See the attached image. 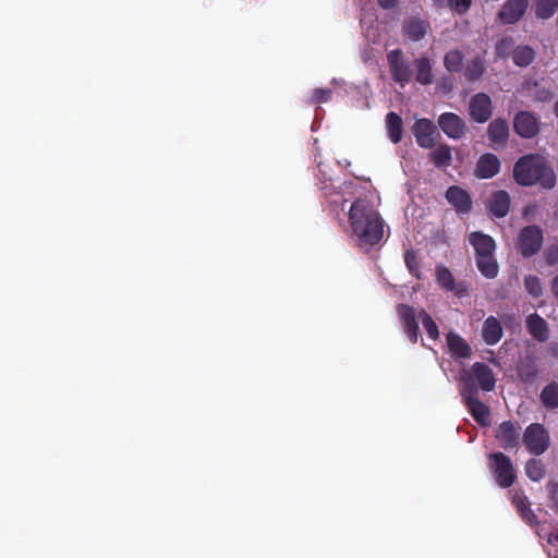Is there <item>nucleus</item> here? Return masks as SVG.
<instances>
[{"label":"nucleus","instance_id":"obj_1","mask_svg":"<svg viewBox=\"0 0 558 558\" xmlns=\"http://www.w3.org/2000/svg\"><path fill=\"white\" fill-rule=\"evenodd\" d=\"M349 222L360 245H376L384 235V222L367 199H355L349 210Z\"/></svg>","mask_w":558,"mask_h":558},{"label":"nucleus","instance_id":"obj_2","mask_svg":"<svg viewBox=\"0 0 558 558\" xmlns=\"http://www.w3.org/2000/svg\"><path fill=\"white\" fill-rule=\"evenodd\" d=\"M512 175L520 186L539 185L544 190H553L557 181L550 161L537 153L521 156L514 162Z\"/></svg>","mask_w":558,"mask_h":558},{"label":"nucleus","instance_id":"obj_3","mask_svg":"<svg viewBox=\"0 0 558 558\" xmlns=\"http://www.w3.org/2000/svg\"><path fill=\"white\" fill-rule=\"evenodd\" d=\"M461 387L468 386L481 389L484 392H490L495 389L496 378L493 369L483 362H475L469 371H464L460 377Z\"/></svg>","mask_w":558,"mask_h":558},{"label":"nucleus","instance_id":"obj_4","mask_svg":"<svg viewBox=\"0 0 558 558\" xmlns=\"http://www.w3.org/2000/svg\"><path fill=\"white\" fill-rule=\"evenodd\" d=\"M543 243L544 234L541 227L530 225L520 230L515 250L523 258H530L541 251Z\"/></svg>","mask_w":558,"mask_h":558},{"label":"nucleus","instance_id":"obj_5","mask_svg":"<svg viewBox=\"0 0 558 558\" xmlns=\"http://www.w3.org/2000/svg\"><path fill=\"white\" fill-rule=\"evenodd\" d=\"M521 439L526 450L534 456L543 454L550 446L549 432L541 423H532L527 425Z\"/></svg>","mask_w":558,"mask_h":558},{"label":"nucleus","instance_id":"obj_6","mask_svg":"<svg viewBox=\"0 0 558 558\" xmlns=\"http://www.w3.org/2000/svg\"><path fill=\"white\" fill-rule=\"evenodd\" d=\"M462 400L474 421L481 426L490 424V411L488 405L478 399V389L471 385L465 389H460Z\"/></svg>","mask_w":558,"mask_h":558},{"label":"nucleus","instance_id":"obj_7","mask_svg":"<svg viewBox=\"0 0 558 558\" xmlns=\"http://www.w3.org/2000/svg\"><path fill=\"white\" fill-rule=\"evenodd\" d=\"M489 461L497 484L502 488L510 487L517 478L511 459L504 452H495L489 454Z\"/></svg>","mask_w":558,"mask_h":558},{"label":"nucleus","instance_id":"obj_8","mask_svg":"<svg viewBox=\"0 0 558 558\" xmlns=\"http://www.w3.org/2000/svg\"><path fill=\"white\" fill-rule=\"evenodd\" d=\"M494 437L504 450L517 451L521 441V426L518 422L505 421L496 427Z\"/></svg>","mask_w":558,"mask_h":558},{"label":"nucleus","instance_id":"obj_9","mask_svg":"<svg viewBox=\"0 0 558 558\" xmlns=\"http://www.w3.org/2000/svg\"><path fill=\"white\" fill-rule=\"evenodd\" d=\"M435 278L442 290L452 292L458 298H463L469 293L470 284L465 281H456L450 269L442 264L436 266Z\"/></svg>","mask_w":558,"mask_h":558},{"label":"nucleus","instance_id":"obj_10","mask_svg":"<svg viewBox=\"0 0 558 558\" xmlns=\"http://www.w3.org/2000/svg\"><path fill=\"white\" fill-rule=\"evenodd\" d=\"M513 130L520 137L531 140L541 131L539 119L531 111H518L513 117Z\"/></svg>","mask_w":558,"mask_h":558},{"label":"nucleus","instance_id":"obj_11","mask_svg":"<svg viewBox=\"0 0 558 558\" xmlns=\"http://www.w3.org/2000/svg\"><path fill=\"white\" fill-rule=\"evenodd\" d=\"M387 62L392 80L400 86H405L411 80V69L404 60L401 49H395L387 53Z\"/></svg>","mask_w":558,"mask_h":558},{"label":"nucleus","instance_id":"obj_12","mask_svg":"<svg viewBox=\"0 0 558 558\" xmlns=\"http://www.w3.org/2000/svg\"><path fill=\"white\" fill-rule=\"evenodd\" d=\"M411 130L421 148L429 149L436 145L439 133L432 120L427 118L417 119Z\"/></svg>","mask_w":558,"mask_h":558},{"label":"nucleus","instance_id":"obj_13","mask_svg":"<svg viewBox=\"0 0 558 558\" xmlns=\"http://www.w3.org/2000/svg\"><path fill=\"white\" fill-rule=\"evenodd\" d=\"M469 116L474 122H487L493 116L490 97L485 93H477L473 95L469 104Z\"/></svg>","mask_w":558,"mask_h":558},{"label":"nucleus","instance_id":"obj_14","mask_svg":"<svg viewBox=\"0 0 558 558\" xmlns=\"http://www.w3.org/2000/svg\"><path fill=\"white\" fill-rule=\"evenodd\" d=\"M437 122L440 130L452 140L462 138L468 131L465 121L453 112L441 113Z\"/></svg>","mask_w":558,"mask_h":558},{"label":"nucleus","instance_id":"obj_15","mask_svg":"<svg viewBox=\"0 0 558 558\" xmlns=\"http://www.w3.org/2000/svg\"><path fill=\"white\" fill-rule=\"evenodd\" d=\"M529 0H506L497 16L502 24H514L525 14Z\"/></svg>","mask_w":558,"mask_h":558},{"label":"nucleus","instance_id":"obj_16","mask_svg":"<svg viewBox=\"0 0 558 558\" xmlns=\"http://www.w3.org/2000/svg\"><path fill=\"white\" fill-rule=\"evenodd\" d=\"M445 196L457 214L464 215L472 210V198L469 192L462 187L451 185L447 189Z\"/></svg>","mask_w":558,"mask_h":558},{"label":"nucleus","instance_id":"obj_17","mask_svg":"<svg viewBox=\"0 0 558 558\" xmlns=\"http://www.w3.org/2000/svg\"><path fill=\"white\" fill-rule=\"evenodd\" d=\"M487 137L490 147L495 150L506 146L509 140V125L502 118L494 119L487 128Z\"/></svg>","mask_w":558,"mask_h":558},{"label":"nucleus","instance_id":"obj_18","mask_svg":"<svg viewBox=\"0 0 558 558\" xmlns=\"http://www.w3.org/2000/svg\"><path fill=\"white\" fill-rule=\"evenodd\" d=\"M500 168L499 158L495 154L485 153L477 159L474 175L477 179H492L499 173Z\"/></svg>","mask_w":558,"mask_h":558},{"label":"nucleus","instance_id":"obj_19","mask_svg":"<svg viewBox=\"0 0 558 558\" xmlns=\"http://www.w3.org/2000/svg\"><path fill=\"white\" fill-rule=\"evenodd\" d=\"M397 313L409 340L412 343H416L418 339V323L413 307L408 304H399L397 306Z\"/></svg>","mask_w":558,"mask_h":558},{"label":"nucleus","instance_id":"obj_20","mask_svg":"<svg viewBox=\"0 0 558 558\" xmlns=\"http://www.w3.org/2000/svg\"><path fill=\"white\" fill-rule=\"evenodd\" d=\"M511 198L507 191L493 192L487 201L486 208L490 216L504 218L510 210Z\"/></svg>","mask_w":558,"mask_h":558},{"label":"nucleus","instance_id":"obj_21","mask_svg":"<svg viewBox=\"0 0 558 558\" xmlns=\"http://www.w3.org/2000/svg\"><path fill=\"white\" fill-rule=\"evenodd\" d=\"M511 500L525 523L531 526L538 523L536 514L531 509V502L527 500L526 496H524L523 490H514Z\"/></svg>","mask_w":558,"mask_h":558},{"label":"nucleus","instance_id":"obj_22","mask_svg":"<svg viewBox=\"0 0 558 558\" xmlns=\"http://www.w3.org/2000/svg\"><path fill=\"white\" fill-rule=\"evenodd\" d=\"M526 329L529 333L538 342H545L549 338V328L547 322L534 313L526 317L525 320Z\"/></svg>","mask_w":558,"mask_h":558},{"label":"nucleus","instance_id":"obj_23","mask_svg":"<svg viewBox=\"0 0 558 558\" xmlns=\"http://www.w3.org/2000/svg\"><path fill=\"white\" fill-rule=\"evenodd\" d=\"M469 242L473 246L475 257L484 254L495 253V240L481 231H473L469 234Z\"/></svg>","mask_w":558,"mask_h":558},{"label":"nucleus","instance_id":"obj_24","mask_svg":"<svg viewBox=\"0 0 558 558\" xmlns=\"http://www.w3.org/2000/svg\"><path fill=\"white\" fill-rule=\"evenodd\" d=\"M446 340L453 359H469L472 355L470 344L460 335L450 331L446 335Z\"/></svg>","mask_w":558,"mask_h":558},{"label":"nucleus","instance_id":"obj_25","mask_svg":"<svg viewBox=\"0 0 558 558\" xmlns=\"http://www.w3.org/2000/svg\"><path fill=\"white\" fill-rule=\"evenodd\" d=\"M504 336L500 322L495 316H488L482 327V338L488 345L497 344Z\"/></svg>","mask_w":558,"mask_h":558},{"label":"nucleus","instance_id":"obj_26","mask_svg":"<svg viewBox=\"0 0 558 558\" xmlns=\"http://www.w3.org/2000/svg\"><path fill=\"white\" fill-rule=\"evenodd\" d=\"M429 31V23L422 19L411 17L403 23V33L412 41L422 40Z\"/></svg>","mask_w":558,"mask_h":558},{"label":"nucleus","instance_id":"obj_27","mask_svg":"<svg viewBox=\"0 0 558 558\" xmlns=\"http://www.w3.org/2000/svg\"><path fill=\"white\" fill-rule=\"evenodd\" d=\"M478 271L487 279H494L498 276L499 265L495 257V253L484 254L475 257Z\"/></svg>","mask_w":558,"mask_h":558},{"label":"nucleus","instance_id":"obj_28","mask_svg":"<svg viewBox=\"0 0 558 558\" xmlns=\"http://www.w3.org/2000/svg\"><path fill=\"white\" fill-rule=\"evenodd\" d=\"M428 158L437 169H446L452 163L451 147L448 144H439L428 154Z\"/></svg>","mask_w":558,"mask_h":558},{"label":"nucleus","instance_id":"obj_29","mask_svg":"<svg viewBox=\"0 0 558 558\" xmlns=\"http://www.w3.org/2000/svg\"><path fill=\"white\" fill-rule=\"evenodd\" d=\"M386 128L390 141L393 144L400 143L403 135V122L401 117L393 111L387 113Z\"/></svg>","mask_w":558,"mask_h":558},{"label":"nucleus","instance_id":"obj_30","mask_svg":"<svg viewBox=\"0 0 558 558\" xmlns=\"http://www.w3.org/2000/svg\"><path fill=\"white\" fill-rule=\"evenodd\" d=\"M517 374L523 384L531 385L535 381L538 375V369L534 361L529 357L527 360L520 361L517 365Z\"/></svg>","mask_w":558,"mask_h":558},{"label":"nucleus","instance_id":"obj_31","mask_svg":"<svg viewBox=\"0 0 558 558\" xmlns=\"http://www.w3.org/2000/svg\"><path fill=\"white\" fill-rule=\"evenodd\" d=\"M539 400L547 410L558 409V383L550 381L542 389Z\"/></svg>","mask_w":558,"mask_h":558},{"label":"nucleus","instance_id":"obj_32","mask_svg":"<svg viewBox=\"0 0 558 558\" xmlns=\"http://www.w3.org/2000/svg\"><path fill=\"white\" fill-rule=\"evenodd\" d=\"M416 68V81L422 85L433 83L432 63L429 58L421 57L414 61Z\"/></svg>","mask_w":558,"mask_h":558},{"label":"nucleus","instance_id":"obj_33","mask_svg":"<svg viewBox=\"0 0 558 558\" xmlns=\"http://www.w3.org/2000/svg\"><path fill=\"white\" fill-rule=\"evenodd\" d=\"M535 59V51L527 45H521L514 48L512 61L517 66L525 68Z\"/></svg>","mask_w":558,"mask_h":558},{"label":"nucleus","instance_id":"obj_34","mask_svg":"<svg viewBox=\"0 0 558 558\" xmlns=\"http://www.w3.org/2000/svg\"><path fill=\"white\" fill-rule=\"evenodd\" d=\"M484 73V60L481 57H476L466 64L463 75L468 82H476L483 76Z\"/></svg>","mask_w":558,"mask_h":558},{"label":"nucleus","instance_id":"obj_35","mask_svg":"<svg viewBox=\"0 0 558 558\" xmlns=\"http://www.w3.org/2000/svg\"><path fill=\"white\" fill-rule=\"evenodd\" d=\"M558 10V0H535V16L541 20L550 19Z\"/></svg>","mask_w":558,"mask_h":558},{"label":"nucleus","instance_id":"obj_36","mask_svg":"<svg viewBox=\"0 0 558 558\" xmlns=\"http://www.w3.org/2000/svg\"><path fill=\"white\" fill-rule=\"evenodd\" d=\"M464 54L459 49L449 50L444 58V65L447 71L458 73L462 70Z\"/></svg>","mask_w":558,"mask_h":558},{"label":"nucleus","instance_id":"obj_37","mask_svg":"<svg viewBox=\"0 0 558 558\" xmlns=\"http://www.w3.org/2000/svg\"><path fill=\"white\" fill-rule=\"evenodd\" d=\"M545 464L541 459L532 458L525 463V474L533 481L538 482L545 476Z\"/></svg>","mask_w":558,"mask_h":558},{"label":"nucleus","instance_id":"obj_38","mask_svg":"<svg viewBox=\"0 0 558 558\" xmlns=\"http://www.w3.org/2000/svg\"><path fill=\"white\" fill-rule=\"evenodd\" d=\"M514 39L510 36L502 37L496 43L495 54L497 58L507 59L513 54Z\"/></svg>","mask_w":558,"mask_h":558},{"label":"nucleus","instance_id":"obj_39","mask_svg":"<svg viewBox=\"0 0 558 558\" xmlns=\"http://www.w3.org/2000/svg\"><path fill=\"white\" fill-rule=\"evenodd\" d=\"M418 317L421 318L422 325L428 337L433 340H437L439 338V330L432 316L426 311L422 310L418 314Z\"/></svg>","mask_w":558,"mask_h":558},{"label":"nucleus","instance_id":"obj_40","mask_svg":"<svg viewBox=\"0 0 558 558\" xmlns=\"http://www.w3.org/2000/svg\"><path fill=\"white\" fill-rule=\"evenodd\" d=\"M524 288L533 298H539L543 294L541 280L537 276L527 275L524 277Z\"/></svg>","mask_w":558,"mask_h":558},{"label":"nucleus","instance_id":"obj_41","mask_svg":"<svg viewBox=\"0 0 558 558\" xmlns=\"http://www.w3.org/2000/svg\"><path fill=\"white\" fill-rule=\"evenodd\" d=\"M404 262H405V265L409 269V271L414 276L416 277L417 279L421 278V274H420V263L416 258V255L414 253V251L412 250H409L404 253Z\"/></svg>","mask_w":558,"mask_h":558},{"label":"nucleus","instance_id":"obj_42","mask_svg":"<svg viewBox=\"0 0 558 558\" xmlns=\"http://www.w3.org/2000/svg\"><path fill=\"white\" fill-rule=\"evenodd\" d=\"M331 95L332 90L330 88H315L310 102L312 105L327 102L331 99Z\"/></svg>","mask_w":558,"mask_h":558},{"label":"nucleus","instance_id":"obj_43","mask_svg":"<svg viewBox=\"0 0 558 558\" xmlns=\"http://www.w3.org/2000/svg\"><path fill=\"white\" fill-rule=\"evenodd\" d=\"M449 7L462 15L469 11L472 4V0H448Z\"/></svg>","mask_w":558,"mask_h":558},{"label":"nucleus","instance_id":"obj_44","mask_svg":"<svg viewBox=\"0 0 558 558\" xmlns=\"http://www.w3.org/2000/svg\"><path fill=\"white\" fill-rule=\"evenodd\" d=\"M544 258L547 265H556L558 263V245H549L544 253Z\"/></svg>","mask_w":558,"mask_h":558},{"label":"nucleus","instance_id":"obj_45","mask_svg":"<svg viewBox=\"0 0 558 558\" xmlns=\"http://www.w3.org/2000/svg\"><path fill=\"white\" fill-rule=\"evenodd\" d=\"M553 98V93L549 89L542 88L535 94V99L542 102L549 101Z\"/></svg>","mask_w":558,"mask_h":558},{"label":"nucleus","instance_id":"obj_46","mask_svg":"<svg viewBox=\"0 0 558 558\" xmlns=\"http://www.w3.org/2000/svg\"><path fill=\"white\" fill-rule=\"evenodd\" d=\"M320 190L323 195L327 198H331L335 194H338L332 185L328 184L327 182H323Z\"/></svg>","mask_w":558,"mask_h":558},{"label":"nucleus","instance_id":"obj_47","mask_svg":"<svg viewBox=\"0 0 558 558\" xmlns=\"http://www.w3.org/2000/svg\"><path fill=\"white\" fill-rule=\"evenodd\" d=\"M399 0H377L378 5L384 10H391L397 7Z\"/></svg>","mask_w":558,"mask_h":558},{"label":"nucleus","instance_id":"obj_48","mask_svg":"<svg viewBox=\"0 0 558 558\" xmlns=\"http://www.w3.org/2000/svg\"><path fill=\"white\" fill-rule=\"evenodd\" d=\"M547 351L550 357L558 360V343L557 342H550L547 345Z\"/></svg>","mask_w":558,"mask_h":558},{"label":"nucleus","instance_id":"obj_49","mask_svg":"<svg viewBox=\"0 0 558 558\" xmlns=\"http://www.w3.org/2000/svg\"><path fill=\"white\" fill-rule=\"evenodd\" d=\"M551 292L554 298L558 301V274L551 280Z\"/></svg>","mask_w":558,"mask_h":558},{"label":"nucleus","instance_id":"obj_50","mask_svg":"<svg viewBox=\"0 0 558 558\" xmlns=\"http://www.w3.org/2000/svg\"><path fill=\"white\" fill-rule=\"evenodd\" d=\"M551 493V500L555 504V508L558 511V490H550Z\"/></svg>","mask_w":558,"mask_h":558},{"label":"nucleus","instance_id":"obj_51","mask_svg":"<svg viewBox=\"0 0 558 558\" xmlns=\"http://www.w3.org/2000/svg\"><path fill=\"white\" fill-rule=\"evenodd\" d=\"M553 112L555 114V117L557 118L558 120V99L555 101L554 104V107H553Z\"/></svg>","mask_w":558,"mask_h":558}]
</instances>
